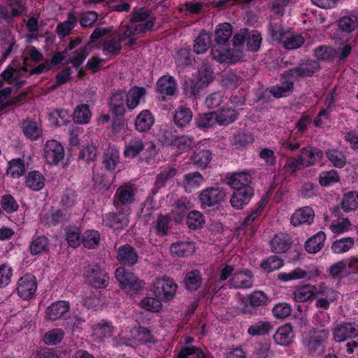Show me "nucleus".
<instances>
[{"instance_id":"obj_55","label":"nucleus","mask_w":358,"mask_h":358,"mask_svg":"<svg viewBox=\"0 0 358 358\" xmlns=\"http://www.w3.org/2000/svg\"><path fill=\"white\" fill-rule=\"evenodd\" d=\"M100 240V234L98 231L88 229L83 234L81 243L85 248L92 250L99 246Z\"/></svg>"},{"instance_id":"obj_45","label":"nucleus","mask_w":358,"mask_h":358,"mask_svg":"<svg viewBox=\"0 0 358 358\" xmlns=\"http://www.w3.org/2000/svg\"><path fill=\"white\" fill-rule=\"evenodd\" d=\"M65 239L69 247L78 248L81 243V229L76 225H69L64 228Z\"/></svg>"},{"instance_id":"obj_18","label":"nucleus","mask_w":358,"mask_h":358,"mask_svg":"<svg viewBox=\"0 0 358 358\" xmlns=\"http://www.w3.org/2000/svg\"><path fill=\"white\" fill-rule=\"evenodd\" d=\"M315 218V212L310 206H303L296 209L290 218L291 224L294 227H299L301 224L310 225Z\"/></svg>"},{"instance_id":"obj_20","label":"nucleus","mask_w":358,"mask_h":358,"mask_svg":"<svg viewBox=\"0 0 358 358\" xmlns=\"http://www.w3.org/2000/svg\"><path fill=\"white\" fill-rule=\"evenodd\" d=\"M319 287L306 284L296 287L292 294V299L296 302H306L313 301L318 296Z\"/></svg>"},{"instance_id":"obj_57","label":"nucleus","mask_w":358,"mask_h":358,"mask_svg":"<svg viewBox=\"0 0 358 358\" xmlns=\"http://www.w3.org/2000/svg\"><path fill=\"white\" fill-rule=\"evenodd\" d=\"M184 282L187 289L190 292L196 291L202 283L201 272L199 270H194L187 273Z\"/></svg>"},{"instance_id":"obj_12","label":"nucleus","mask_w":358,"mask_h":358,"mask_svg":"<svg viewBox=\"0 0 358 358\" xmlns=\"http://www.w3.org/2000/svg\"><path fill=\"white\" fill-rule=\"evenodd\" d=\"M178 90V84L175 78L170 75L161 76L156 83V92L162 96L165 101L166 96L175 95Z\"/></svg>"},{"instance_id":"obj_21","label":"nucleus","mask_w":358,"mask_h":358,"mask_svg":"<svg viewBox=\"0 0 358 358\" xmlns=\"http://www.w3.org/2000/svg\"><path fill=\"white\" fill-rule=\"evenodd\" d=\"M212 58L220 64H235L240 60V54L234 49L220 50L216 47L211 49Z\"/></svg>"},{"instance_id":"obj_26","label":"nucleus","mask_w":358,"mask_h":358,"mask_svg":"<svg viewBox=\"0 0 358 358\" xmlns=\"http://www.w3.org/2000/svg\"><path fill=\"white\" fill-rule=\"evenodd\" d=\"M126 106L129 110H134L147 94V90L143 87L133 86L126 92Z\"/></svg>"},{"instance_id":"obj_63","label":"nucleus","mask_w":358,"mask_h":358,"mask_svg":"<svg viewBox=\"0 0 358 358\" xmlns=\"http://www.w3.org/2000/svg\"><path fill=\"white\" fill-rule=\"evenodd\" d=\"M25 185L34 191H38L44 187V178L38 171H31L26 178Z\"/></svg>"},{"instance_id":"obj_13","label":"nucleus","mask_w":358,"mask_h":358,"mask_svg":"<svg viewBox=\"0 0 358 358\" xmlns=\"http://www.w3.org/2000/svg\"><path fill=\"white\" fill-rule=\"evenodd\" d=\"M333 336L336 342L356 338L358 336V327L355 322H343L334 328Z\"/></svg>"},{"instance_id":"obj_37","label":"nucleus","mask_w":358,"mask_h":358,"mask_svg":"<svg viewBox=\"0 0 358 358\" xmlns=\"http://www.w3.org/2000/svg\"><path fill=\"white\" fill-rule=\"evenodd\" d=\"M326 234L320 231L310 236L305 243V250L308 253L315 254L318 252L324 245Z\"/></svg>"},{"instance_id":"obj_48","label":"nucleus","mask_w":358,"mask_h":358,"mask_svg":"<svg viewBox=\"0 0 358 358\" xmlns=\"http://www.w3.org/2000/svg\"><path fill=\"white\" fill-rule=\"evenodd\" d=\"M268 300V297L264 292L254 291L245 298V303L252 309L257 310L259 307L266 306Z\"/></svg>"},{"instance_id":"obj_43","label":"nucleus","mask_w":358,"mask_h":358,"mask_svg":"<svg viewBox=\"0 0 358 358\" xmlns=\"http://www.w3.org/2000/svg\"><path fill=\"white\" fill-rule=\"evenodd\" d=\"M232 35V26L225 22L219 24L215 31V41L217 45H227Z\"/></svg>"},{"instance_id":"obj_36","label":"nucleus","mask_w":358,"mask_h":358,"mask_svg":"<svg viewBox=\"0 0 358 358\" xmlns=\"http://www.w3.org/2000/svg\"><path fill=\"white\" fill-rule=\"evenodd\" d=\"M152 21L153 25L152 29L148 31H155V25L156 23V17L151 15V13L148 10H145L144 8H134L131 13V18L129 20L130 23H145Z\"/></svg>"},{"instance_id":"obj_24","label":"nucleus","mask_w":358,"mask_h":358,"mask_svg":"<svg viewBox=\"0 0 358 358\" xmlns=\"http://www.w3.org/2000/svg\"><path fill=\"white\" fill-rule=\"evenodd\" d=\"M117 258L121 264L132 266L137 262L138 255L133 246L125 244L118 248Z\"/></svg>"},{"instance_id":"obj_56","label":"nucleus","mask_w":358,"mask_h":358,"mask_svg":"<svg viewBox=\"0 0 358 358\" xmlns=\"http://www.w3.org/2000/svg\"><path fill=\"white\" fill-rule=\"evenodd\" d=\"M176 131L173 128L164 126L160 129L157 134V138L163 146L173 147L176 136Z\"/></svg>"},{"instance_id":"obj_30","label":"nucleus","mask_w":358,"mask_h":358,"mask_svg":"<svg viewBox=\"0 0 358 358\" xmlns=\"http://www.w3.org/2000/svg\"><path fill=\"white\" fill-rule=\"evenodd\" d=\"M174 60L178 67L185 69L192 66L195 63V58L190 45L179 48L175 54Z\"/></svg>"},{"instance_id":"obj_46","label":"nucleus","mask_w":358,"mask_h":358,"mask_svg":"<svg viewBox=\"0 0 358 358\" xmlns=\"http://www.w3.org/2000/svg\"><path fill=\"white\" fill-rule=\"evenodd\" d=\"M285 264L284 260L276 255H271L261 261L260 268L267 273L281 268Z\"/></svg>"},{"instance_id":"obj_41","label":"nucleus","mask_w":358,"mask_h":358,"mask_svg":"<svg viewBox=\"0 0 358 358\" xmlns=\"http://www.w3.org/2000/svg\"><path fill=\"white\" fill-rule=\"evenodd\" d=\"M153 22L152 21L137 24L132 27H128L122 34H120L117 39L122 44V42L127 38H131L136 34H146L149 30L152 29Z\"/></svg>"},{"instance_id":"obj_27","label":"nucleus","mask_w":358,"mask_h":358,"mask_svg":"<svg viewBox=\"0 0 358 358\" xmlns=\"http://www.w3.org/2000/svg\"><path fill=\"white\" fill-rule=\"evenodd\" d=\"M317 292L318 296L316 298V307L324 310L328 309L330 303L333 302L338 297V292L332 288L327 287L320 286Z\"/></svg>"},{"instance_id":"obj_4","label":"nucleus","mask_w":358,"mask_h":358,"mask_svg":"<svg viewBox=\"0 0 358 358\" xmlns=\"http://www.w3.org/2000/svg\"><path fill=\"white\" fill-rule=\"evenodd\" d=\"M42 59L43 55L34 46H27L23 55V66L21 71L25 73H29V76L42 73L45 69V63L34 67Z\"/></svg>"},{"instance_id":"obj_9","label":"nucleus","mask_w":358,"mask_h":358,"mask_svg":"<svg viewBox=\"0 0 358 358\" xmlns=\"http://www.w3.org/2000/svg\"><path fill=\"white\" fill-rule=\"evenodd\" d=\"M253 273L250 269L236 271L228 281L230 289H248L252 286Z\"/></svg>"},{"instance_id":"obj_44","label":"nucleus","mask_w":358,"mask_h":358,"mask_svg":"<svg viewBox=\"0 0 358 358\" xmlns=\"http://www.w3.org/2000/svg\"><path fill=\"white\" fill-rule=\"evenodd\" d=\"M254 138L251 132L245 129H240L234 133L231 143L236 149H241L252 143Z\"/></svg>"},{"instance_id":"obj_14","label":"nucleus","mask_w":358,"mask_h":358,"mask_svg":"<svg viewBox=\"0 0 358 358\" xmlns=\"http://www.w3.org/2000/svg\"><path fill=\"white\" fill-rule=\"evenodd\" d=\"M116 213H109L104 215L103 223L108 228L114 230L121 229L129 223V213L120 208Z\"/></svg>"},{"instance_id":"obj_62","label":"nucleus","mask_w":358,"mask_h":358,"mask_svg":"<svg viewBox=\"0 0 358 358\" xmlns=\"http://www.w3.org/2000/svg\"><path fill=\"white\" fill-rule=\"evenodd\" d=\"M215 79V74L212 66L208 64H203L198 70L196 80L206 87Z\"/></svg>"},{"instance_id":"obj_5","label":"nucleus","mask_w":358,"mask_h":358,"mask_svg":"<svg viewBox=\"0 0 358 358\" xmlns=\"http://www.w3.org/2000/svg\"><path fill=\"white\" fill-rule=\"evenodd\" d=\"M226 196L224 191L219 187H207L199 195V201L203 208L215 207L221 204Z\"/></svg>"},{"instance_id":"obj_51","label":"nucleus","mask_w":358,"mask_h":358,"mask_svg":"<svg viewBox=\"0 0 358 358\" xmlns=\"http://www.w3.org/2000/svg\"><path fill=\"white\" fill-rule=\"evenodd\" d=\"M272 329V324L266 320H259L253 322L248 329V334L251 336H264L268 335Z\"/></svg>"},{"instance_id":"obj_23","label":"nucleus","mask_w":358,"mask_h":358,"mask_svg":"<svg viewBox=\"0 0 358 358\" xmlns=\"http://www.w3.org/2000/svg\"><path fill=\"white\" fill-rule=\"evenodd\" d=\"M155 122V118L148 109L141 110L134 120V129L139 133L148 132Z\"/></svg>"},{"instance_id":"obj_1","label":"nucleus","mask_w":358,"mask_h":358,"mask_svg":"<svg viewBox=\"0 0 358 358\" xmlns=\"http://www.w3.org/2000/svg\"><path fill=\"white\" fill-rule=\"evenodd\" d=\"M115 275L120 287L127 292L138 293L145 287V282L124 267H118L115 270Z\"/></svg>"},{"instance_id":"obj_35","label":"nucleus","mask_w":358,"mask_h":358,"mask_svg":"<svg viewBox=\"0 0 358 358\" xmlns=\"http://www.w3.org/2000/svg\"><path fill=\"white\" fill-rule=\"evenodd\" d=\"M252 176L245 171L235 173L228 180V185L233 189H243L246 187H252Z\"/></svg>"},{"instance_id":"obj_15","label":"nucleus","mask_w":358,"mask_h":358,"mask_svg":"<svg viewBox=\"0 0 358 358\" xmlns=\"http://www.w3.org/2000/svg\"><path fill=\"white\" fill-rule=\"evenodd\" d=\"M230 203L233 208L243 209L248 205L253 197L255 190L252 187H246L243 189H233Z\"/></svg>"},{"instance_id":"obj_29","label":"nucleus","mask_w":358,"mask_h":358,"mask_svg":"<svg viewBox=\"0 0 358 358\" xmlns=\"http://www.w3.org/2000/svg\"><path fill=\"white\" fill-rule=\"evenodd\" d=\"M93 336L99 339L110 338L112 336L115 327L113 322L106 319H102L92 325Z\"/></svg>"},{"instance_id":"obj_6","label":"nucleus","mask_w":358,"mask_h":358,"mask_svg":"<svg viewBox=\"0 0 358 358\" xmlns=\"http://www.w3.org/2000/svg\"><path fill=\"white\" fill-rule=\"evenodd\" d=\"M316 71V68L310 63L299 64V66L283 71L280 75V80L293 81L300 78L310 77Z\"/></svg>"},{"instance_id":"obj_61","label":"nucleus","mask_w":358,"mask_h":358,"mask_svg":"<svg viewBox=\"0 0 358 358\" xmlns=\"http://www.w3.org/2000/svg\"><path fill=\"white\" fill-rule=\"evenodd\" d=\"M120 152L114 148H109L103 155V164L108 171L114 170L119 162Z\"/></svg>"},{"instance_id":"obj_64","label":"nucleus","mask_w":358,"mask_h":358,"mask_svg":"<svg viewBox=\"0 0 358 358\" xmlns=\"http://www.w3.org/2000/svg\"><path fill=\"white\" fill-rule=\"evenodd\" d=\"M262 37L260 32L256 29L248 31L246 46L248 51L257 52L262 44Z\"/></svg>"},{"instance_id":"obj_47","label":"nucleus","mask_w":358,"mask_h":358,"mask_svg":"<svg viewBox=\"0 0 358 358\" xmlns=\"http://www.w3.org/2000/svg\"><path fill=\"white\" fill-rule=\"evenodd\" d=\"M192 120V112L190 108L185 106L179 107L173 115V121L178 128L189 125Z\"/></svg>"},{"instance_id":"obj_28","label":"nucleus","mask_w":358,"mask_h":358,"mask_svg":"<svg viewBox=\"0 0 358 358\" xmlns=\"http://www.w3.org/2000/svg\"><path fill=\"white\" fill-rule=\"evenodd\" d=\"M213 158V152L210 150L204 148H197L191 155L192 163L201 169H206Z\"/></svg>"},{"instance_id":"obj_50","label":"nucleus","mask_w":358,"mask_h":358,"mask_svg":"<svg viewBox=\"0 0 358 358\" xmlns=\"http://www.w3.org/2000/svg\"><path fill=\"white\" fill-rule=\"evenodd\" d=\"M210 42V35L206 31L202 30L194 41V52L198 55L205 53L209 49Z\"/></svg>"},{"instance_id":"obj_7","label":"nucleus","mask_w":358,"mask_h":358,"mask_svg":"<svg viewBox=\"0 0 358 358\" xmlns=\"http://www.w3.org/2000/svg\"><path fill=\"white\" fill-rule=\"evenodd\" d=\"M178 288L177 284L170 278H164L159 280L155 286V295L164 301L171 300Z\"/></svg>"},{"instance_id":"obj_16","label":"nucleus","mask_w":358,"mask_h":358,"mask_svg":"<svg viewBox=\"0 0 358 358\" xmlns=\"http://www.w3.org/2000/svg\"><path fill=\"white\" fill-rule=\"evenodd\" d=\"M126 91L123 90L113 92L110 98L109 107L110 112L115 116L123 117L127 112Z\"/></svg>"},{"instance_id":"obj_40","label":"nucleus","mask_w":358,"mask_h":358,"mask_svg":"<svg viewBox=\"0 0 358 358\" xmlns=\"http://www.w3.org/2000/svg\"><path fill=\"white\" fill-rule=\"evenodd\" d=\"M195 247L190 241H178L173 243L170 247V251L173 256L185 257L194 252Z\"/></svg>"},{"instance_id":"obj_49","label":"nucleus","mask_w":358,"mask_h":358,"mask_svg":"<svg viewBox=\"0 0 358 358\" xmlns=\"http://www.w3.org/2000/svg\"><path fill=\"white\" fill-rule=\"evenodd\" d=\"M206 219L203 213L196 210H190L186 217V224L191 230H199L203 228Z\"/></svg>"},{"instance_id":"obj_10","label":"nucleus","mask_w":358,"mask_h":358,"mask_svg":"<svg viewBox=\"0 0 358 358\" xmlns=\"http://www.w3.org/2000/svg\"><path fill=\"white\" fill-rule=\"evenodd\" d=\"M135 189L129 184L120 185L116 190L113 196V204L116 209H120L122 206L131 204L134 201Z\"/></svg>"},{"instance_id":"obj_53","label":"nucleus","mask_w":358,"mask_h":358,"mask_svg":"<svg viewBox=\"0 0 358 358\" xmlns=\"http://www.w3.org/2000/svg\"><path fill=\"white\" fill-rule=\"evenodd\" d=\"M92 116L90 107L87 104H80L76 107L73 111V121L76 124H86L90 121Z\"/></svg>"},{"instance_id":"obj_60","label":"nucleus","mask_w":358,"mask_h":358,"mask_svg":"<svg viewBox=\"0 0 358 358\" xmlns=\"http://www.w3.org/2000/svg\"><path fill=\"white\" fill-rule=\"evenodd\" d=\"M242 80L243 78L236 72L229 71L222 75L221 85L227 90H234Z\"/></svg>"},{"instance_id":"obj_42","label":"nucleus","mask_w":358,"mask_h":358,"mask_svg":"<svg viewBox=\"0 0 358 358\" xmlns=\"http://www.w3.org/2000/svg\"><path fill=\"white\" fill-rule=\"evenodd\" d=\"M338 27L343 32L351 33L358 28V14L349 13L339 18Z\"/></svg>"},{"instance_id":"obj_38","label":"nucleus","mask_w":358,"mask_h":358,"mask_svg":"<svg viewBox=\"0 0 358 358\" xmlns=\"http://www.w3.org/2000/svg\"><path fill=\"white\" fill-rule=\"evenodd\" d=\"M204 182L205 180L199 172H191L183 176L182 187L186 192H192L199 188Z\"/></svg>"},{"instance_id":"obj_34","label":"nucleus","mask_w":358,"mask_h":358,"mask_svg":"<svg viewBox=\"0 0 358 358\" xmlns=\"http://www.w3.org/2000/svg\"><path fill=\"white\" fill-rule=\"evenodd\" d=\"M206 87L196 79L185 80L183 85V94L185 98L197 99Z\"/></svg>"},{"instance_id":"obj_33","label":"nucleus","mask_w":358,"mask_h":358,"mask_svg":"<svg viewBox=\"0 0 358 358\" xmlns=\"http://www.w3.org/2000/svg\"><path fill=\"white\" fill-rule=\"evenodd\" d=\"M70 308V304L66 301H57L46 308V318L56 320L62 317Z\"/></svg>"},{"instance_id":"obj_52","label":"nucleus","mask_w":358,"mask_h":358,"mask_svg":"<svg viewBox=\"0 0 358 358\" xmlns=\"http://www.w3.org/2000/svg\"><path fill=\"white\" fill-rule=\"evenodd\" d=\"M196 126L201 129H207L218 124L216 112L200 113L195 119Z\"/></svg>"},{"instance_id":"obj_17","label":"nucleus","mask_w":358,"mask_h":358,"mask_svg":"<svg viewBox=\"0 0 358 358\" xmlns=\"http://www.w3.org/2000/svg\"><path fill=\"white\" fill-rule=\"evenodd\" d=\"M298 155L301 159L304 167H310L322 160L324 154L320 149L308 145L301 148Z\"/></svg>"},{"instance_id":"obj_3","label":"nucleus","mask_w":358,"mask_h":358,"mask_svg":"<svg viewBox=\"0 0 358 358\" xmlns=\"http://www.w3.org/2000/svg\"><path fill=\"white\" fill-rule=\"evenodd\" d=\"M83 275L85 282L95 289H103L109 285L108 274L96 263L89 264Z\"/></svg>"},{"instance_id":"obj_22","label":"nucleus","mask_w":358,"mask_h":358,"mask_svg":"<svg viewBox=\"0 0 358 358\" xmlns=\"http://www.w3.org/2000/svg\"><path fill=\"white\" fill-rule=\"evenodd\" d=\"M193 208L189 199L186 196H181L174 201L171 214L176 222H180L187 217L188 213Z\"/></svg>"},{"instance_id":"obj_32","label":"nucleus","mask_w":358,"mask_h":358,"mask_svg":"<svg viewBox=\"0 0 358 358\" xmlns=\"http://www.w3.org/2000/svg\"><path fill=\"white\" fill-rule=\"evenodd\" d=\"M294 337L293 329L289 324L280 327L273 336L275 343L281 346L290 345Z\"/></svg>"},{"instance_id":"obj_2","label":"nucleus","mask_w":358,"mask_h":358,"mask_svg":"<svg viewBox=\"0 0 358 358\" xmlns=\"http://www.w3.org/2000/svg\"><path fill=\"white\" fill-rule=\"evenodd\" d=\"M328 330L314 329L310 331L304 339V345L308 353L311 356H320L325 350L324 343L329 337Z\"/></svg>"},{"instance_id":"obj_11","label":"nucleus","mask_w":358,"mask_h":358,"mask_svg":"<svg viewBox=\"0 0 358 358\" xmlns=\"http://www.w3.org/2000/svg\"><path fill=\"white\" fill-rule=\"evenodd\" d=\"M292 244V236L282 232L275 234L269 243L271 250L275 254H285L288 252Z\"/></svg>"},{"instance_id":"obj_19","label":"nucleus","mask_w":358,"mask_h":358,"mask_svg":"<svg viewBox=\"0 0 358 358\" xmlns=\"http://www.w3.org/2000/svg\"><path fill=\"white\" fill-rule=\"evenodd\" d=\"M64 150L62 144L55 140L46 141V164L57 165L64 159Z\"/></svg>"},{"instance_id":"obj_8","label":"nucleus","mask_w":358,"mask_h":358,"mask_svg":"<svg viewBox=\"0 0 358 358\" xmlns=\"http://www.w3.org/2000/svg\"><path fill=\"white\" fill-rule=\"evenodd\" d=\"M36 288V278L32 274L27 273L19 279L17 292L23 300H29L35 294Z\"/></svg>"},{"instance_id":"obj_54","label":"nucleus","mask_w":358,"mask_h":358,"mask_svg":"<svg viewBox=\"0 0 358 358\" xmlns=\"http://www.w3.org/2000/svg\"><path fill=\"white\" fill-rule=\"evenodd\" d=\"M357 208L358 192L353 190L345 193L341 202V209L345 213H349L355 210Z\"/></svg>"},{"instance_id":"obj_58","label":"nucleus","mask_w":358,"mask_h":358,"mask_svg":"<svg viewBox=\"0 0 358 358\" xmlns=\"http://www.w3.org/2000/svg\"><path fill=\"white\" fill-rule=\"evenodd\" d=\"M24 135L31 141H35L41 135L42 131L38 127L36 122L26 120L21 125Z\"/></svg>"},{"instance_id":"obj_39","label":"nucleus","mask_w":358,"mask_h":358,"mask_svg":"<svg viewBox=\"0 0 358 358\" xmlns=\"http://www.w3.org/2000/svg\"><path fill=\"white\" fill-rule=\"evenodd\" d=\"M293 81L280 80V83L268 88L269 93L275 99L287 97L294 92Z\"/></svg>"},{"instance_id":"obj_59","label":"nucleus","mask_w":358,"mask_h":358,"mask_svg":"<svg viewBox=\"0 0 358 358\" xmlns=\"http://www.w3.org/2000/svg\"><path fill=\"white\" fill-rule=\"evenodd\" d=\"M88 45L89 43L83 47H80L79 50H76L69 55L66 59L65 64L71 63L74 68H79L88 55Z\"/></svg>"},{"instance_id":"obj_31","label":"nucleus","mask_w":358,"mask_h":358,"mask_svg":"<svg viewBox=\"0 0 358 358\" xmlns=\"http://www.w3.org/2000/svg\"><path fill=\"white\" fill-rule=\"evenodd\" d=\"M78 22V17L75 14L74 10H71L67 15V18L63 22H59L57 25V34L60 39H63L67 36L71 31L77 25Z\"/></svg>"},{"instance_id":"obj_25","label":"nucleus","mask_w":358,"mask_h":358,"mask_svg":"<svg viewBox=\"0 0 358 358\" xmlns=\"http://www.w3.org/2000/svg\"><path fill=\"white\" fill-rule=\"evenodd\" d=\"M144 148V141L139 136H133L125 141L124 156L127 159H134L138 156Z\"/></svg>"}]
</instances>
